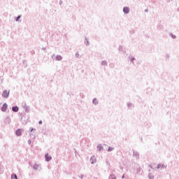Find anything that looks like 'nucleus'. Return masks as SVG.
Listing matches in <instances>:
<instances>
[{"mask_svg": "<svg viewBox=\"0 0 179 179\" xmlns=\"http://www.w3.org/2000/svg\"><path fill=\"white\" fill-rule=\"evenodd\" d=\"M13 111H14L15 113H17V111H19V108L17 106H13L12 108Z\"/></svg>", "mask_w": 179, "mask_h": 179, "instance_id": "423d86ee", "label": "nucleus"}, {"mask_svg": "<svg viewBox=\"0 0 179 179\" xmlns=\"http://www.w3.org/2000/svg\"><path fill=\"white\" fill-rule=\"evenodd\" d=\"M52 157L51 156L48 155V154L45 155V160L46 162H50V160H51Z\"/></svg>", "mask_w": 179, "mask_h": 179, "instance_id": "39448f33", "label": "nucleus"}, {"mask_svg": "<svg viewBox=\"0 0 179 179\" xmlns=\"http://www.w3.org/2000/svg\"><path fill=\"white\" fill-rule=\"evenodd\" d=\"M57 59H58V61H61V59H62V57H61V56H57Z\"/></svg>", "mask_w": 179, "mask_h": 179, "instance_id": "9d476101", "label": "nucleus"}, {"mask_svg": "<svg viewBox=\"0 0 179 179\" xmlns=\"http://www.w3.org/2000/svg\"><path fill=\"white\" fill-rule=\"evenodd\" d=\"M97 150H99V151L103 150V146L101 145H98L97 146Z\"/></svg>", "mask_w": 179, "mask_h": 179, "instance_id": "0eeeda50", "label": "nucleus"}, {"mask_svg": "<svg viewBox=\"0 0 179 179\" xmlns=\"http://www.w3.org/2000/svg\"><path fill=\"white\" fill-rule=\"evenodd\" d=\"M109 178L110 179H116L115 176H110Z\"/></svg>", "mask_w": 179, "mask_h": 179, "instance_id": "9b49d317", "label": "nucleus"}, {"mask_svg": "<svg viewBox=\"0 0 179 179\" xmlns=\"http://www.w3.org/2000/svg\"><path fill=\"white\" fill-rule=\"evenodd\" d=\"M11 179H17V176H16L15 174H13L11 176Z\"/></svg>", "mask_w": 179, "mask_h": 179, "instance_id": "6e6552de", "label": "nucleus"}, {"mask_svg": "<svg viewBox=\"0 0 179 179\" xmlns=\"http://www.w3.org/2000/svg\"><path fill=\"white\" fill-rule=\"evenodd\" d=\"M6 108H8V104L4 103L3 106L1 107V111L5 113V111H6Z\"/></svg>", "mask_w": 179, "mask_h": 179, "instance_id": "7ed1b4c3", "label": "nucleus"}, {"mask_svg": "<svg viewBox=\"0 0 179 179\" xmlns=\"http://www.w3.org/2000/svg\"><path fill=\"white\" fill-rule=\"evenodd\" d=\"M157 169H160V165L158 166Z\"/></svg>", "mask_w": 179, "mask_h": 179, "instance_id": "dca6fc26", "label": "nucleus"}, {"mask_svg": "<svg viewBox=\"0 0 179 179\" xmlns=\"http://www.w3.org/2000/svg\"><path fill=\"white\" fill-rule=\"evenodd\" d=\"M39 124H40V125H41V124H43V121L40 120Z\"/></svg>", "mask_w": 179, "mask_h": 179, "instance_id": "4468645a", "label": "nucleus"}, {"mask_svg": "<svg viewBox=\"0 0 179 179\" xmlns=\"http://www.w3.org/2000/svg\"><path fill=\"white\" fill-rule=\"evenodd\" d=\"M19 19H20V15H19L17 18H16V22H19Z\"/></svg>", "mask_w": 179, "mask_h": 179, "instance_id": "f8f14e48", "label": "nucleus"}, {"mask_svg": "<svg viewBox=\"0 0 179 179\" xmlns=\"http://www.w3.org/2000/svg\"><path fill=\"white\" fill-rule=\"evenodd\" d=\"M123 12H124V13H129V8H128V7H124V8H123Z\"/></svg>", "mask_w": 179, "mask_h": 179, "instance_id": "20e7f679", "label": "nucleus"}, {"mask_svg": "<svg viewBox=\"0 0 179 179\" xmlns=\"http://www.w3.org/2000/svg\"><path fill=\"white\" fill-rule=\"evenodd\" d=\"M28 143H29V145H30V143H31V141H28Z\"/></svg>", "mask_w": 179, "mask_h": 179, "instance_id": "2eb2a0df", "label": "nucleus"}, {"mask_svg": "<svg viewBox=\"0 0 179 179\" xmlns=\"http://www.w3.org/2000/svg\"><path fill=\"white\" fill-rule=\"evenodd\" d=\"M22 129H18L16 130L15 134L17 136H22Z\"/></svg>", "mask_w": 179, "mask_h": 179, "instance_id": "f03ea898", "label": "nucleus"}, {"mask_svg": "<svg viewBox=\"0 0 179 179\" xmlns=\"http://www.w3.org/2000/svg\"><path fill=\"white\" fill-rule=\"evenodd\" d=\"M113 150H114V148H113V147H109V148H108V152H113Z\"/></svg>", "mask_w": 179, "mask_h": 179, "instance_id": "1a4fd4ad", "label": "nucleus"}, {"mask_svg": "<svg viewBox=\"0 0 179 179\" xmlns=\"http://www.w3.org/2000/svg\"><path fill=\"white\" fill-rule=\"evenodd\" d=\"M93 103H94V104H96V103H97V100L94 99V100H93Z\"/></svg>", "mask_w": 179, "mask_h": 179, "instance_id": "ddd939ff", "label": "nucleus"}, {"mask_svg": "<svg viewBox=\"0 0 179 179\" xmlns=\"http://www.w3.org/2000/svg\"><path fill=\"white\" fill-rule=\"evenodd\" d=\"M122 178H124V176H122Z\"/></svg>", "mask_w": 179, "mask_h": 179, "instance_id": "f3484780", "label": "nucleus"}, {"mask_svg": "<svg viewBox=\"0 0 179 179\" xmlns=\"http://www.w3.org/2000/svg\"><path fill=\"white\" fill-rule=\"evenodd\" d=\"M2 96H3V97H5L6 99L8 98L9 96V92L7 90L3 91Z\"/></svg>", "mask_w": 179, "mask_h": 179, "instance_id": "f257e3e1", "label": "nucleus"}]
</instances>
